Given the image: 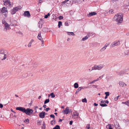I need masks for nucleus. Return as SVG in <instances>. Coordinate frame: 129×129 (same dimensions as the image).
<instances>
[{
    "label": "nucleus",
    "mask_w": 129,
    "mask_h": 129,
    "mask_svg": "<svg viewBox=\"0 0 129 129\" xmlns=\"http://www.w3.org/2000/svg\"><path fill=\"white\" fill-rule=\"evenodd\" d=\"M16 110L25 113L26 115L28 116H30L31 114L33 112V110L32 109L29 108H27L26 109L24 107H17Z\"/></svg>",
    "instance_id": "nucleus-1"
},
{
    "label": "nucleus",
    "mask_w": 129,
    "mask_h": 129,
    "mask_svg": "<svg viewBox=\"0 0 129 129\" xmlns=\"http://www.w3.org/2000/svg\"><path fill=\"white\" fill-rule=\"evenodd\" d=\"M123 16L122 13H119L115 14L113 19L114 20L121 23L123 21Z\"/></svg>",
    "instance_id": "nucleus-2"
},
{
    "label": "nucleus",
    "mask_w": 129,
    "mask_h": 129,
    "mask_svg": "<svg viewBox=\"0 0 129 129\" xmlns=\"http://www.w3.org/2000/svg\"><path fill=\"white\" fill-rule=\"evenodd\" d=\"M103 67V66L101 64L98 66L95 65L93 67H92L91 71L94 70H100L102 69Z\"/></svg>",
    "instance_id": "nucleus-3"
},
{
    "label": "nucleus",
    "mask_w": 129,
    "mask_h": 129,
    "mask_svg": "<svg viewBox=\"0 0 129 129\" xmlns=\"http://www.w3.org/2000/svg\"><path fill=\"white\" fill-rule=\"evenodd\" d=\"M1 55H4L3 58L2 57H0V58L2 60H3L6 59V55L4 54V51L2 49L0 50V56H1Z\"/></svg>",
    "instance_id": "nucleus-4"
},
{
    "label": "nucleus",
    "mask_w": 129,
    "mask_h": 129,
    "mask_svg": "<svg viewBox=\"0 0 129 129\" xmlns=\"http://www.w3.org/2000/svg\"><path fill=\"white\" fill-rule=\"evenodd\" d=\"M120 42L119 41H115L113 42L110 46V47H113L115 46H117L119 44Z\"/></svg>",
    "instance_id": "nucleus-5"
},
{
    "label": "nucleus",
    "mask_w": 129,
    "mask_h": 129,
    "mask_svg": "<svg viewBox=\"0 0 129 129\" xmlns=\"http://www.w3.org/2000/svg\"><path fill=\"white\" fill-rule=\"evenodd\" d=\"M24 16L25 17H29L30 16V14L29 12L28 11H26L24 12Z\"/></svg>",
    "instance_id": "nucleus-6"
},
{
    "label": "nucleus",
    "mask_w": 129,
    "mask_h": 129,
    "mask_svg": "<svg viewBox=\"0 0 129 129\" xmlns=\"http://www.w3.org/2000/svg\"><path fill=\"white\" fill-rule=\"evenodd\" d=\"M46 113L44 112H42L39 114V116L40 118H43L45 117Z\"/></svg>",
    "instance_id": "nucleus-7"
},
{
    "label": "nucleus",
    "mask_w": 129,
    "mask_h": 129,
    "mask_svg": "<svg viewBox=\"0 0 129 129\" xmlns=\"http://www.w3.org/2000/svg\"><path fill=\"white\" fill-rule=\"evenodd\" d=\"M7 12V9L5 7H3L2 9H0V12H2L3 13H4Z\"/></svg>",
    "instance_id": "nucleus-8"
},
{
    "label": "nucleus",
    "mask_w": 129,
    "mask_h": 129,
    "mask_svg": "<svg viewBox=\"0 0 129 129\" xmlns=\"http://www.w3.org/2000/svg\"><path fill=\"white\" fill-rule=\"evenodd\" d=\"M97 14V13L96 12H93L90 13L89 14H87V16L88 17H91V16L95 15Z\"/></svg>",
    "instance_id": "nucleus-9"
},
{
    "label": "nucleus",
    "mask_w": 129,
    "mask_h": 129,
    "mask_svg": "<svg viewBox=\"0 0 129 129\" xmlns=\"http://www.w3.org/2000/svg\"><path fill=\"white\" fill-rule=\"evenodd\" d=\"M69 107H67L64 110H63L62 111V112L64 114H67L69 113Z\"/></svg>",
    "instance_id": "nucleus-10"
},
{
    "label": "nucleus",
    "mask_w": 129,
    "mask_h": 129,
    "mask_svg": "<svg viewBox=\"0 0 129 129\" xmlns=\"http://www.w3.org/2000/svg\"><path fill=\"white\" fill-rule=\"evenodd\" d=\"M10 25L14 26V24H13L12 25L11 24ZM10 25H9L7 23H6V24H5V29H6V31L9 28V27Z\"/></svg>",
    "instance_id": "nucleus-11"
},
{
    "label": "nucleus",
    "mask_w": 129,
    "mask_h": 129,
    "mask_svg": "<svg viewBox=\"0 0 129 129\" xmlns=\"http://www.w3.org/2000/svg\"><path fill=\"white\" fill-rule=\"evenodd\" d=\"M119 83L120 86L121 87H123L125 86L126 85L124 82L121 81H119Z\"/></svg>",
    "instance_id": "nucleus-12"
},
{
    "label": "nucleus",
    "mask_w": 129,
    "mask_h": 129,
    "mask_svg": "<svg viewBox=\"0 0 129 129\" xmlns=\"http://www.w3.org/2000/svg\"><path fill=\"white\" fill-rule=\"evenodd\" d=\"M37 38L38 39L40 40H41L43 39L41 36V32H40L39 33L38 35L37 36Z\"/></svg>",
    "instance_id": "nucleus-13"
},
{
    "label": "nucleus",
    "mask_w": 129,
    "mask_h": 129,
    "mask_svg": "<svg viewBox=\"0 0 129 129\" xmlns=\"http://www.w3.org/2000/svg\"><path fill=\"white\" fill-rule=\"evenodd\" d=\"M21 8V7L20 6H18L14 8V9L16 10V11H18L19 10H20Z\"/></svg>",
    "instance_id": "nucleus-14"
},
{
    "label": "nucleus",
    "mask_w": 129,
    "mask_h": 129,
    "mask_svg": "<svg viewBox=\"0 0 129 129\" xmlns=\"http://www.w3.org/2000/svg\"><path fill=\"white\" fill-rule=\"evenodd\" d=\"M90 125L89 124H87L85 128L86 129H93L92 127L90 126Z\"/></svg>",
    "instance_id": "nucleus-15"
},
{
    "label": "nucleus",
    "mask_w": 129,
    "mask_h": 129,
    "mask_svg": "<svg viewBox=\"0 0 129 129\" xmlns=\"http://www.w3.org/2000/svg\"><path fill=\"white\" fill-rule=\"evenodd\" d=\"M16 12V10L14 9V8H13L11 10V13L12 14H15Z\"/></svg>",
    "instance_id": "nucleus-16"
},
{
    "label": "nucleus",
    "mask_w": 129,
    "mask_h": 129,
    "mask_svg": "<svg viewBox=\"0 0 129 129\" xmlns=\"http://www.w3.org/2000/svg\"><path fill=\"white\" fill-rule=\"evenodd\" d=\"M3 1H5V2H6L7 4H8L10 5H11V2L10 1H9V0H3Z\"/></svg>",
    "instance_id": "nucleus-17"
},
{
    "label": "nucleus",
    "mask_w": 129,
    "mask_h": 129,
    "mask_svg": "<svg viewBox=\"0 0 129 129\" xmlns=\"http://www.w3.org/2000/svg\"><path fill=\"white\" fill-rule=\"evenodd\" d=\"M34 40L33 39H31V41L29 42L28 44V47H30L31 46V45L32 43L34 42Z\"/></svg>",
    "instance_id": "nucleus-18"
},
{
    "label": "nucleus",
    "mask_w": 129,
    "mask_h": 129,
    "mask_svg": "<svg viewBox=\"0 0 129 129\" xmlns=\"http://www.w3.org/2000/svg\"><path fill=\"white\" fill-rule=\"evenodd\" d=\"M51 124L52 125H54L55 124V119H53V120H51L50 122Z\"/></svg>",
    "instance_id": "nucleus-19"
},
{
    "label": "nucleus",
    "mask_w": 129,
    "mask_h": 129,
    "mask_svg": "<svg viewBox=\"0 0 129 129\" xmlns=\"http://www.w3.org/2000/svg\"><path fill=\"white\" fill-rule=\"evenodd\" d=\"M67 34L69 35H72L73 36L75 35V34H74L73 32H67Z\"/></svg>",
    "instance_id": "nucleus-20"
},
{
    "label": "nucleus",
    "mask_w": 129,
    "mask_h": 129,
    "mask_svg": "<svg viewBox=\"0 0 129 129\" xmlns=\"http://www.w3.org/2000/svg\"><path fill=\"white\" fill-rule=\"evenodd\" d=\"M79 86L78 84L77 83H75L74 84V88H77Z\"/></svg>",
    "instance_id": "nucleus-21"
},
{
    "label": "nucleus",
    "mask_w": 129,
    "mask_h": 129,
    "mask_svg": "<svg viewBox=\"0 0 129 129\" xmlns=\"http://www.w3.org/2000/svg\"><path fill=\"white\" fill-rule=\"evenodd\" d=\"M42 30L44 32H46L48 30V29L46 27H44L43 28Z\"/></svg>",
    "instance_id": "nucleus-22"
},
{
    "label": "nucleus",
    "mask_w": 129,
    "mask_h": 129,
    "mask_svg": "<svg viewBox=\"0 0 129 129\" xmlns=\"http://www.w3.org/2000/svg\"><path fill=\"white\" fill-rule=\"evenodd\" d=\"M128 40L129 41V39H128ZM125 46H126L127 48L129 47V42H125Z\"/></svg>",
    "instance_id": "nucleus-23"
},
{
    "label": "nucleus",
    "mask_w": 129,
    "mask_h": 129,
    "mask_svg": "<svg viewBox=\"0 0 129 129\" xmlns=\"http://www.w3.org/2000/svg\"><path fill=\"white\" fill-rule=\"evenodd\" d=\"M88 38V37L87 36V35L86 36L83 37L82 39V40L83 41H84L87 39Z\"/></svg>",
    "instance_id": "nucleus-24"
},
{
    "label": "nucleus",
    "mask_w": 129,
    "mask_h": 129,
    "mask_svg": "<svg viewBox=\"0 0 129 129\" xmlns=\"http://www.w3.org/2000/svg\"><path fill=\"white\" fill-rule=\"evenodd\" d=\"M50 100L49 99H46L44 102V104H46L48 103L49 102Z\"/></svg>",
    "instance_id": "nucleus-25"
},
{
    "label": "nucleus",
    "mask_w": 129,
    "mask_h": 129,
    "mask_svg": "<svg viewBox=\"0 0 129 129\" xmlns=\"http://www.w3.org/2000/svg\"><path fill=\"white\" fill-rule=\"evenodd\" d=\"M62 22L61 21H59L58 22V27L59 28L60 27L61 25H62Z\"/></svg>",
    "instance_id": "nucleus-26"
},
{
    "label": "nucleus",
    "mask_w": 129,
    "mask_h": 129,
    "mask_svg": "<svg viewBox=\"0 0 129 129\" xmlns=\"http://www.w3.org/2000/svg\"><path fill=\"white\" fill-rule=\"evenodd\" d=\"M100 106L102 107H105L107 106V105L105 104L100 103Z\"/></svg>",
    "instance_id": "nucleus-27"
},
{
    "label": "nucleus",
    "mask_w": 129,
    "mask_h": 129,
    "mask_svg": "<svg viewBox=\"0 0 129 129\" xmlns=\"http://www.w3.org/2000/svg\"><path fill=\"white\" fill-rule=\"evenodd\" d=\"M69 0H66L65 1H64L62 2V4H64L65 3H66L67 2H68L67 3V4H70V1L69 2Z\"/></svg>",
    "instance_id": "nucleus-28"
},
{
    "label": "nucleus",
    "mask_w": 129,
    "mask_h": 129,
    "mask_svg": "<svg viewBox=\"0 0 129 129\" xmlns=\"http://www.w3.org/2000/svg\"><path fill=\"white\" fill-rule=\"evenodd\" d=\"M53 128H54V129H60V126L58 125H56Z\"/></svg>",
    "instance_id": "nucleus-29"
},
{
    "label": "nucleus",
    "mask_w": 129,
    "mask_h": 129,
    "mask_svg": "<svg viewBox=\"0 0 129 129\" xmlns=\"http://www.w3.org/2000/svg\"><path fill=\"white\" fill-rule=\"evenodd\" d=\"M94 35L92 33H89L88 34H87V35L88 37V38L90 36H92Z\"/></svg>",
    "instance_id": "nucleus-30"
},
{
    "label": "nucleus",
    "mask_w": 129,
    "mask_h": 129,
    "mask_svg": "<svg viewBox=\"0 0 129 129\" xmlns=\"http://www.w3.org/2000/svg\"><path fill=\"white\" fill-rule=\"evenodd\" d=\"M50 13H48L47 14V15H45V16H44V18H47L48 16H50Z\"/></svg>",
    "instance_id": "nucleus-31"
},
{
    "label": "nucleus",
    "mask_w": 129,
    "mask_h": 129,
    "mask_svg": "<svg viewBox=\"0 0 129 129\" xmlns=\"http://www.w3.org/2000/svg\"><path fill=\"white\" fill-rule=\"evenodd\" d=\"M113 11V10L112 9L109 10L108 12L109 13L113 14L114 13Z\"/></svg>",
    "instance_id": "nucleus-32"
},
{
    "label": "nucleus",
    "mask_w": 129,
    "mask_h": 129,
    "mask_svg": "<svg viewBox=\"0 0 129 129\" xmlns=\"http://www.w3.org/2000/svg\"><path fill=\"white\" fill-rule=\"evenodd\" d=\"M79 115V113H77L76 111H75L74 113V114L73 115L74 116H78Z\"/></svg>",
    "instance_id": "nucleus-33"
},
{
    "label": "nucleus",
    "mask_w": 129,
    "mask_h": 129,
    "mask_svg": "<svg viewBox=\"0 0 129 129\" xmlns=\"http://www.w3.org/2000/svg\"><path fill=\"white\" fill-rule=\"evenodd\" d=\"M121 96V95H118L114 99V100L115 101H116L119 98V97H120Z\"/></svg>",
    "instance_id": "nucleus-34"
},
{
    "label": "nucleus",
    "mask_w": 129,
    "mask_h": 129,
    "mask_svg": "<svg viewBox=\"0 0 129 129\" xmlns=\"http://www.w3.org/2000/svg\"><path fill=\"white\" fill-rule=\"evenodd\" d=\"M50 95L52 98H54L55 97V95L53 92H52L50 94Z\"/></svg>",
    "instance_id": "nucleus-35"
},
{
    "label": "nucleus",
    "mask_w": 129,
    "mask_h": 129,
    "mask_svg": "<svg viewBox=\"0 0 129 129\" xmlns=\"http://www.w3.org/2000/svg\"><path fill=\"white\" fill-rule=\"evenodd\" d=\"M38 107L37 106H36L34 107V109L36 110V111L35 112H34L33 113V114H35V113L37 112V108H38Z\"/></svg>",
    "instance_id": "nucleus-36"
},
{
    "label": "nucleus",
    "mask_w": 129,
    "mask_h": 129,
    "mask_svg": "<svg viewBox=\"0 0 129 129\" xmlns=\"http://www.w3.org/2000/svg\"><path fill=\"white\" fill-rule=\"evenodd\" d=\"M82 101L83 102L86 103L87 102V99L86 98H85L82 99Z\"/></svg>",
    "instance_id": "nucleus-37"
},
{
    "label": "nucleus",
    "mask_w": 129,
    "mask_h": 129,
    "mask_svg": "<svg viewBox=\"0 0 129 129\" xmlns=\"http://www.w3.org/2000/svg\"><path fill=\"white\" fill-rule=\"evenodd\" d=\"M38 27L39 28H41L42 27V24H41V23L39 22L38 24Z\"/></svg>",
    "instance_id": "nucleus-38"
},
{
    "label": "nucleus",
    "mask_w": 129,
    "mask_h": 129,
    "mask_svg": "<svg viewBox=\"0 0 129 129\" xmlns=\"http://www.w3.org/2000/svg\"><path fill=\"white\" fill-rule=\"evenodd\" d=\"M42 124V121L39 120L37 122V124L38 125H40Z\"/></svg>",
    "instance_id": "nucleus-39"
},
{
    "label": "nucleus",
    "mask_w": 129,
    "mask_h": 129,
    "mask_svg": "<svg viewBox=\"0 0 129 129\" xmlns=\"http://www.w3.org/2000/svg\"><path fill=\"white\" fill-rule=\"evenodd\" d=\"M29 119H25L24 121V122L26 123L27 122V123H29Z\"/></svg>",
    "instance_id": "nucleus-40"
},
{
    "label": "nucleus",
    "mask_w": 129,
    "mask_h": 129,
    "mask_svg": "<svg viewBox=\"0 0 129 129\" xmlns=\"http://www.w3.org/2000/svg\"><path fill=\"white\" fill-rule=\"evenodd\" d=\"M105 94L107 96H109V92H105Z\"/></svg>",
    "instance_id": "nucleus-41"
},
{
    "label": "nucleus",
    "mask_w": 129,
    "mask_h": 129,
    "mask_svg": "<svg viewBox=\"0 0 129 129\" xmlns=\"http://www.w3.org/2000/svg\"><path fill=\"white\" fill-rule=\"evenodd\" d=\"M58 18L60 20L62 19L63 18V17L62 16L60 15L58 17Z\"/></svg>",
    "instance_id": "nucleus-42"
},
{
    "label": "nucleus",
    "mask_w": 129,
    "mask_h": 129,
    "mask_svg": "<svg viewBox=\"0 0 129 129\" xmlns=\"http://www.w3.org/2000/svg\"><path fill=\"white\" fill-rule=\"evenodd\" d=\"M50 117L51 118H53L54 119H55V116L53 114H51L50 115Z\"/></svg>",
    "instance_id": "nucleus-43"
},
{
    "label": "nucleus",
    "mask_w": 129,
    "mask_h": 129,
    "mask_svg": "<svg viewBox=\"0 0 129 129\" xmlns=\"http://www.w3.org/2000/svg\"><path fill=\"white\" fill-rule=\"evenodd\" d=\"M43 126L42 127V128H43V127L45 128L46 126L45 122L44 121L43 122Z\"/></svg>",
    "instance_id": "nucleus-44"
},
{
    "label": "nucleus",
    "mask_w": 129,
    "mask_h": 129,
    "mask_svg": "<svg viewBox=\"0 0 129 129\" xmlns=\"http://www.w3.org/2000/svg\"><path fill=\"white\" fill-rule=\"evenodd\" d=\"M106 48L104 47H103L102 48H101V51H104V50H105L106 49Z\"/></svg>",
    "instance_id": "nucleus-45"
},
{
    "label": "nucleus",
    "mask_w": 129,
    "mask_h": 129,
    "mask_svg": "<svg viewBox=\"0 0 129 129\" xmlns=\"http://www.w3.org/2000/svg\"><path fill=\"white\" fill-rule=\"evenodd\" d=\"M64 24L66 26H68L69 25L67 21H66L65 22Z\"/></svg>",
    "instance_id": "nucleus-46"
},
{
    "label": "nucleus",
    "mask_w": 129,
    "mask_h": 129,
    "mask_svg": "<svg viewBox=\"0 0 129 129\" xmlns=\"http://www.w3.org/2000/svg\"><path fill=\"white\" fill-rule=\"evenodd\" d=\"M123 72H120L118 74V75H120V76H121L123 75Z\"/></svg>",
    "instance_id": "nucleus-47"
},
{
    "label": "nucleus",
    "mask_w": 129,
    "mask_h": 129,
    "mask_svg": "<svg viewBox=\"0 0 129 129\" xmlns=\"http://www.w3.org/2000/svg\"><path fill=\"white\" fill-rule=\"evenodd\" d=\"M81 90V88L79 87L78 88V89L76 90L77 92H79Z\"/></svg>",
    "instance_id": "nucleus-48"
},
{
    "label": "nucleus",
    "mask_w": 129,
    "mask_h": 129,
    "mask_svg": "<svg viewBox=\"0 0 129 129\" xmlns=\"http://www.w3.org/2000/svg\"><path fill=\"white\" fill-rule=\"evenodd\" d=\"M110 44V43H109L108 44L106 43L105 44V46H104V47H105L106 48H107V46L109 45Z\"/></svg>",
    "instance_id": "nucleus-49"
},
{
    "label": "nucleus",
    "mask_w": 129,
    "mask_h": 129,
    "mask_svg": "<svg viewBox=\"0 0 129 129\" xmlns=\"http://www.w3.org/2000/svg\"><path fill=\"white\" fill-rule=\"evenodd\" d=\"M74 12L72 10H71L70 12V14L71 15H73L74 14Z\"/></svg>",
    "instance_id": "nucleus-50"
},
{
    "label": "nucleus",
    "mask_w": 129,
    "mask_h": 129,
    "mask_svg": "<svg viewBox=\"0 0 129 129\" xmlns=\"http://www.w3.org/2000/svg\"><path fill=\"white\" fill-rule=\"evenodd\" d=\"M80 87V88H81V90L82 89H84L85 88H87V87Z\"/></svg>",
    "instance_id": "nucleus-51"
},
{
    "label": "nucleus",
    "mask_w": 129,
    "mask_h": 129,
    "mask_svg": "<svg viewBox=\"0 0 129 129\" xmlns=\"http://www.w3.org/2000/svg\"><path fill=\"white\" fill-rule=\"evenodd\" d=\"M96 81H95V80H94L93 81H91V82H90V84H93V83H94Z\"/></svg>",
    "instance_id": "nucleus-52"
},
{
    "label": "nucleus",
    "mask_w": 129,
    "mask_h": 129,
    "mask_svg": "<svg viewBox=\"0 0 129 129\" xmlns=\"http://www.w3.org/2000/svg\"><path fill=\"white\" fill-rule=\"evenodd\" d=\"M50 109V108H46L45 110L47 112H48V110Z\"/></svg>",
    "instance_id": "nucleus-53"
},
{
    "label": "nucleus",
    "mask_w": 129,
    "mask_h": 129,
    "mask_svg": "<svg viewBox=\"0 0 129 129\" xmlns=\"http://www.w3.org/2000/svg\"><path fill=\"white\" fill-rule=\"evenodd\" d=\"M73 121L72 120L70 121L69 122V124L70 125H72V124Z\"/></svg>",
    "instance_id": "nucleus-54"
},
{
    "label": "nucleus",
    "mask_w": 129,
    "mask_h": 129,
    "mask_svg": "<svg viewBox=\"0 0 129 129\" xmlns=\"http://www.w3.org/2000/svg\"><path fill=\"white\" fill-rule=\"evenodd\" d=\"M3 105L2 104L0 103V108H2L3 107Z\"/></svg>",
    "instance_id": "nucleus-55"
},
{
    "label": "nucleus",
    "mask_w": 129,
    "mask_h": 129,
    "mask_svg": "<svg viewBox=\"0 0 129 129\" xmlns=\"http://www.w3.org/2000/svg\"><path fill=\"white\" fill-rule=\"evenodd\" d=\"M122 104H124L127 105V103L126 101L125 102H122Z\"/></svg>",
    "instance_id": "nucleus-56"
},
{
    "label": "nucleus",
    "mask_w": 129,
    "mask_h": 129,
    "mask_svg": "<svg viewBox=\"0 0 129 129\" xmlns=\"http://www.w3.org/2000/svg\"><path fill=\"white\" fill-rule=\"evenodd\" d=\"M5 25V24H6V23H7L6 22V21L5 20H4L2 22Z\"/></svg>",
    "instance_id": "nucleus-57"
},
{
    "label": "nucleus",
    "mask_w": 129,
    "mask_h": 129,
    "mask_svg": "<svg viewBox=\"0 0 129 129\" xmlns=\"http://www.w3.org/2000/svg\"><path fill=\"white\" fill-rule=\"evenodd\" d=\"M104 75H102V76H100L99 78V79H101L102 78H103Z\"/></svg>",
    "instance_id": "nucleus-58"
},
{
    "label": "nucleus",
    "mask_w": 129,
    "mask_h": 129,
    "mask_svg": "<svg viewBox=\"0 0 129 129\" xmlns=\"http://www.w3.org/2000/svg\"><path fill=\"white\" fill-rule=\"evenodd\" d=\"M105 103V101H104L102 100L101 101V103H100L104 104Z\"/></svg>",
    "instance_id": "nucleus-59"
},
{
    "label": "nucleus",
    "mask_w": 129,
    "mask_h": 129,
    "mask_svg": "<svg viewBox=\"0 0 129 129\" xmlns=\"http://www.w3.org/2000/svg\"><path fill=\"white\" fill-rule=\"evenodd\" d=\"M34 66H33V67H35L38 66V65L37 64L34 63Z\"/></svg>",
    "instance_id": "nucleus-60"
},
{
    "label": "nucleus",
    "mask_w": 129,
    "mask_h": 129,
    "mask_svg": "<svg viewBox=\"0 0 129 129\" xmlns=\"http://www.w3.org/2000/svg\"><path fill=\"white\" fill-rule=\"evenodd\" d=\"M91 85L93 86H94V87H95L96 88H97L98 87V86L96 85Z\"/></svg>",
    "instance_id": "nucleus-61"
},
{
    "label": "nucleus",
    "mask_w": 129,
    "mask_h": 129,
    "mask_svg": "<svg viewBox=\"0 0 129 129\" xmlns=\"http://www.w3.org/2000/svg\"><path fill=\"white\" fill-rule=\"evenodd\" d=\"M125 8L128 9V10L129 9V6H126L125 7Z\"/></svg>",
    "instance_id": "nucleus-62"
},
{
    "label": "nucleus",
    "mask_w": 129,
    "mask_h": 129,
    "mask_svg": "<svg viewBox=\"0 0 129 129\" xmlns=\"http://www.w3.org/2000/svg\"><path fill=\"white\" fill-rule=\"evenodd\" d=\"M126 102L127 103V105L129 106V100L127 101Z\"/></svg>",
    "instance_id": "nucleus-63"
},
{
    "label": "nucleus",
    "mask_w": 129,
    "mask_h": 129,
    "mask_svg": "<svg viewBox=\"0 0 129 129\" xmlns=\"http://www.w3.org/2000/svg\"><path fill=\"white\" fill-rule=\"evenodd\" d=\"M63 120V119H60L58 121L59 122H61L62 121V120Z\"/></svg>",
    "instance_id": "nucleus-64"
}]
</instances>
